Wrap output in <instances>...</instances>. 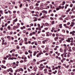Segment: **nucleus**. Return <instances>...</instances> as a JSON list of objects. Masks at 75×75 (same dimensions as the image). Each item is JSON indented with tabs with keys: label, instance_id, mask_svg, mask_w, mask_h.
<instances>
[{
	"label": "nucleus",
	"instance_id": "25",
	"mask_svg": "<svg viewBox=\"0 0 75 75\" xmlns=\"http://www.w3.org/2000/svg\"><path fill=\"white\" fill-rule=\"evenodd\" d=\"M42 61H45V59H43L41 61V62H42Z\"/></svg>",
	"mask_w": 75,
	"mask_h": 75
},
{
	"label": "nucleus",
	"instance_id": "52",
	"mask_svg": "<svg viewBox=\"0 0 75 75\" xmlns=\"http://www.w3.org/2000/svg\"><path fill=\"white\" fill-rule=\"evenodd\" d=\"M62 60H63V61H65V60H66V59L65 58H63L62 59Z\"/></svg>",
	"mask_w": 75,
	"mask_h": 75
},
{
	"label": "nucleus",
	"instance_id": "9",
	"mask_svg": "<svg viewBox=\"0 0 75 75\" xmlns=\"http://www.w3.org/2000/svg\"><path fill=\"white\" fill-rule=\"evenodd\" d=\"M16 26H14L13 27V30H16Z\"/></svg>",
	"mask_w": 75,
	"mask_h": 75
},
{
	"label": "nucleus",
	"instance_id": "44",
	"mask_svg": "<svg viewBox=\"0 0 75 75\" xmlns=\"http://www.w3.org/2000/svg\"><path fill=\"white\" fill-rule=\"evenodd\" d=\"M47 73H48V71H47L44 72L45 74H47Z\"/></svg>",
	"mask_w": 75,
	"mask_h": 75
},
{
	"label": "nucleus",
	"instance_id": "6",
	"mask_svg": "<svg viewBox=\"0 0 75 75\" xmlns=\"http://www.w3.org/2000/svg\"><path fill=\"white\" fill-rule=\"evenodd\" d=\"M20 71H21L22 72H23V70L22 69V68H21L19 69Z\"/></svg>",
	"mask_w": 75,
	"mask_h": 75
},
{
	"label": "nucleus",
	"instance_id": "11",
	"mask_svg": "<svg viewBox=\"0 0 75 75\" xmlns=\"http://www.w3.org/2000/svg\"><path fill=\"white\" fill-rule=\"evenodd\" d=\"M25 42H27V38H25Z\"/></svg>",
	"mask_w": 75,
	"mask_h": 75
},
{
	"label": "nucleus",
	"instance_id": "60",
	"mask_svg": "<svg viewBox=\"0 0 75 75\" xmlns=\"http://www.w3.org/2000/svg\"><path fill=\"white\" fill-rule=\"evenodd\" d=\"M9 74L10 75H13V74L10 72L9 73Z\"/></svg>",
	"mask_w": 75,
	"mask_h": 75
},
{
	"label": "nucleus",
	"instance_id": "35",
	"mask_svg": "<svg viewBox=\"0 0 75 75\" xmlns=\"http://www.w3.org/2000/svg\"><path fill=\"white\" fill-rule=\"evenodd\" d=\"M39 5V4H37V3H36V6H38Z\"/></svg>",
	"mask_w": 75,
	"mask_h": 75
},
{
	"label": "nucleus",
	"instance_id": "40",
	"mask_svg": "<svg viewBox=\"0 0 75 75\" xmlns=\"http://www.w3.org/2000/svg\"><path fill=\"white\" fill-rule=\"evenodd\" d=\"M52 35L53 37H55V35L54 34H52Z\"/></svg>",
	"mask_w": 75,
	"mask_h": 75
},
{
	"label": "nucleus",
	"instance_id": "56",
	"mask_svg": "<svg viewBox=\"0 0 75 75\" xmlns=\"http://www.w3.org/2000/svg\"><path fill=\"white\" fill-rule=\"evenodd\" d=\"M21 25H24V23H21Z\"/></svg>",
	"mask_w": 75,
	"mask_h": 75
},
{
	"label": "nucleus",
	"instance_id": "27",
	"mask_svg": "<svg viewBox=\"0 0 75 75\" xmlns=\"http://www.w3.org/2000/svg\"><path fill=\"white\" fill-rule=\"evenodd\" d=\"M0 13H1V14H2V13H3V11H2V10H0Z\"/></svg>",
	"mask_w": 75,
	"mask_h": 75
},
{
	"label": "nucleus",
	"instance_id": "34",
	"mask_svg": "<svg viewBox=\"0 0 75 75\" xmlns=\"http://www.w3.org/2000/svg\"><path fill=\"white\" fill-rule=\"evenodd\" d=\"M13 13L14 14H15V13H16V11H13Z\"/></svg>",
	"mask_w": 75,
	"mask_h": 75
},
{
	"label": "nucleus",
	"instance_id": "41",
	"mask_svg": "<svg viewBox=\"0 0 75 75\" xmlns=\"http://www.w3.org/2000/svg\"><path fill=\"white\" fill-rule=\"evenodd\" d=\"M73 38H70V40H73Z\"/></svg>",
	"mask_w": 75,
	"mask_h": 75
},
{
	"label": "nucleus",
	"instance_id": "19",
	"mask_svg": "<svg viewBox=\"0 0 75 75\" xmlns=\"http://www.w3.org/2000/svg\"><path fill=\"white\" fill-rule=\"evenodd\" d=\"M2 62H3V64H5V63L6 62V60L3 61Z\"/></svg>",
	"mask_w": 75,
	"mask_h": 75
},
{
	"label": "nucleus",
	"instance_id": "63",
	"mask_svg": "<svg viewBox=\"0 0 75 75\" xmlns=\"http://www.w3.org/2000/svg\"><path fill=\"white\" fill-rule=\"evenodd\" d=\"M10 69H8L7 70V72H10Z\"/></svg>",
	"mask_w": 75,
	"mask_h": 75
},
{
	"label": "nucleus",
	"instance_id": "20",
	"mask_svg": "<svg viewBox=\"0 0 75 75\" xmlns=\"http://www.w3.org/2000/svg\"><path fill=\"white\" fill-rule=\"evenodd\" d=\"M60 8H56V10L57 11H58V10H59Z\"/></svg>",
	"mask_w": 75,
	"mask_h": 75
},
{
	"label": "nucleus",
	"instance_id": "29",
	"mask_svg": "<svg viewBox=\"0 0 75 75\" xmlns=\"http://www.w3.org/2000/svg\"><path fill=\"white\" fill-rule=\"evenodd\" d=\"M28 54V52H25V54H26V55H27V54Z\"/></svg>",
	"mask_w": 75,
	"mask_h": 75
},
{
	"label": "nucleus",
	"instance_id": "32",
	"mask_svg": "<svg viewBox=\"0 0 75 75\" xmlns=\"http://www.w3.org/2000/svg\"><path fill=\"white\" fill-rule=\"evenodd\" d=\"M70 61V62L72 63H73V62H74V61H73V60H71Z\"/></svg>",
	"mask_w": 75,
	"mask_h": 75
},
{
	"label": "nucleus",
	"instance_id": "26",
	"mask_svg": "<svg viewBox=\"0 0 75 75\" xmlns=\"http://www.w3.org/2000/svg\"><path fill=\"white\" fill-rule=\"evenodd\" d=\"M10 18H8L7 19V20H11V19H10Z\"/></svg>",
	"mask_w": 75,
	"mask_h": 75
},
{
	"label": "nucleus",
	"instance_id": "55",
	"mask_svg": "<svg viewBox=\"0 0 75 75\" xmlns=\"http://www.w3.org/2000/svg\"><path fill=\"white\" fill-rule=\"evenodd\" d=\"M31 26H33L34 25V24H33V23H31L30 24Z\"/></svg>",
	"mask_w": 75,
	"mask_h": 75
},
{
	"label": "nucleus",
	"instance_id": "18",
	"mask_svg": "<svg viewBox=\"0 0 75 75\" xmlns=\"http://www.w3.org/2000/svg\"><path fill=\"white\" fill-rule=\"evenodd\" d=\"M28 52H29V53H30V54H32V52H31V51L30 50H29L28 51Z\"/></svg>",
	"mask_w": 75,
	"mask_h": 75
},
{
	"label": "nucleus",
	"instance_id": "57",
	"mask_svg": "<svg viewBox=\"0 0 75 75\" xmlns=\"http://www.w3.org/2000/svg\"><path fill=\"white\" fill-rule=\"evenodd\" d=\"M70 26L72 27H74V25L71 24L70 25Z\"/></svg>",
	"mask_w": 75,
	"mask_h": 75
},
{
	"label": "nucleus",
	"instance_id": "4",
	"mask_svg": "<svg viewBox=\"0 0 75 75\" xmlns=\"http://www.w3.org/2000/svg\"><path fill=\"white\" fill-rule=\"evenodd\" d=\"M58 37H56L55 38H54V40L55 41H57V40H58Z\"/></svg>",
	"mask_w": 75,
	"mask_h": 75
},
{
	"label": "nucleus",
	"instance_id": "8",
	"mask_svg": "<svg viewBox=\"0 0 75 75\" xmlns=\"http://www.w3.org/2000/svg\"><path fill=\"white\" fill-rule=\"evenodd\" d=\"M69 65L66 66H65V68H69Z\"/></svg>",
	"mask_w": 75,
	"mask_h": 75
},
{
	"label": "nucleus",
	"instance_id": "33",
	"mask_svg": "<svg viewBox=\"0 0 75 75\" xmlns=\"http://www.w3.org/2000/svg\"><path fill=\"white\" fill-rule=\"evenodd\" d=\"M42 43L43 44H45V40L43 41L42 42Z\"/></svg>",
	"mask_w": 75,
	"mask_h": 75
},
{
	"label": "nucleus",
	"instance_id": "45",
	"mask_svg": "<svg viewBox=\"0 0 75 75\" xmlns=\"http://www.w3.org/2000/svg\"><path fill=\"white\" fill-rule=\"evenodd\" d=\"M61 40L62 41H64V38H62L61 39Z\"/></svg>",
	"mask_w": 75,
	"mask_h": 75
},
{
	"label": "nucleus",
	"instance_id": "17",
	"mask_svg": "<svg viewBox=\"0 0 75 75\" xmlns=\"http://www.w3.org/2000/svg\"><path fill=\"white\" fill-rule=\"evenodd\" d=\"M54 23H55V21H52V25L54 24Z\"/></svg>",
	"mask_w": 75,
	"mask_h": 75
},
{
	"label": "nucleus",
	"instance_id": "15",
	"mask_svg": "<svg viewBox=\"0 0 75 75\" xmlns=\"http://www.w3.org/2000/svg\"><path fill=\"white\" fill-rule=\"evenodd\" d=\"M30 8L31 9H33V8H34V7H33V6H30Z\"/></svg>",
	"mask_w": 75,
	"mask_h": 75
},
{
	"label": "nucleus",
	"instance_id": "39",
	"mask_svg": "<svg viewBox=\"0 0 75 75\" xmlns=\"http://www.w3.org/2000/svg\"><path fill=\"white\" fill-rule=\"evenodd\" d=\"M70 44L71 45H74V43H71Z\"/></svg>",
	"mask_w": 75,
	"mask_h": 75
},
{
	"label": "nucleus",
	"instance_id": "42",
	"mask_svg": "<svg viewBox=\"0 0 75 75\" xmlns=\"http://www.w3.org/2000/svg\"><path fill=\"white\" fill-rule=\"evenodd\" d=\"M71 24L73 25H75V23L74 22H71Z\"/></svg>",
	"mask_w": 75,
	"mask_h": 75
},
{
	"label": "nucleus",
	"instance_id": "43",
	"mask_svg": "<svg viewBox=\"0 0 75 75\" xmlns=\"http://www.w3.org/2000/svg\"><path fill=\"white\" fill-rule=\"evenodd\" d=\"M62 31V32H63V33H65V30H63Z\"/></svg>",
	"mask_w": 75,
	"mask_h": 75
},
{
	"label": "nucleus",
	"instance_id": "2",
	"mask_svg": "<svg viewBox=\"0 0 75 75\" xmlns=\"http://www.w3.org/2000/svg\"><path fill=\"white\" fill-rule=\"evenodd\" d=\"M72 32L73 33L72 35H73V36H75V34H75V31L74 30H73Z\"/></svg>",
	"mask_w": 75,
	"mask_h": 75
},
{
	"label": "nucleus",
	"instance_id": "24",
	"mask_svg": "<svg viewBox=\"0 0 75 75\" xmlns=\"http://www.w3.org/2000/svg\"><path fill=\"white\" fill-rule=\"evenodd\" d=\"M58 68H59V69H61V66L59 65L58 66Z\"/></svg>",
	"mask_w": 75,
	"mask_h": 75
},
{
	"label": "nucleus",
	"instance_id": "62",
	"mask_svg": "<svg viewBox=\"0 0 75 75\" xmlns=\"http://www.w3.org/2000/svg\"><path fill=\"white\" fill-rule=\"evenodd\" d=\"M28 30H29V31L31 30V28H28Z\"/></svg>",
	"mask_w": 75,
	"mask_h": 75
},
{
	"label": "nucleus",
	"instance_id": "48",
	"mask_svg": "<svg viewBox=\"0 0 75 75\" xmlns=\"http://www.w3.org/2000/svg\"><path fill=\"white\" fill-rule=\"evenodd\" d=\"M10 21H8L7 22L8 23V24H10Z\"/></svg>",
	"mask_w": 75,
	"mask_h": 75
},
{
	"label": "nucleus",
	"instance_id": "46",
	"mask_svg": "<svg viewBox=\"0 0 75 75\" xmlns=\"http://www.w3.org/2000/svg\"><path fill=\"white\" fill-rule=\"evenodd\" d=\"M49 72H52V71L51 70H49Z\"/></svg>",
	"mask_w": 75,
	"mask_h": 75
},
{
	"label": "nucleus",
	"instance_id": "13",
	"mask_svg": "<svg viewBox=\"0 0 75 75\" xmlns=\"http://www.w3.org/2000/svg\"><path fill=\"white\" fill-rule=\"evenodd\" d=\"M66 16L65 15H62L61 16V17H62V18H64V17H66Z\"/></svg>",
	"mask_w": 75,
	"mask_h": 75
},
{
	"label": "nucleus",
	"instance_id": "61",
	"mask_svg": "<svg viewBox=\"0 0 75 75\" xmlns=\"http://www.w3.org/2000/svg\"><path fill=\"white\" fill-rule=\"evenodd\" d=\"M67 25H69L70 24V23L68 22L67 23Z\"/></svg>",
	"mask_w": 75,
	"mask_h": 75
},
{
	"label": "nucleus",
	"instance_id": "58",
	"mask_svg": "<svg viewBox=\"0 0 75 75\" xmlns=\"http://www.w3.org/2000/svg\"><path fill=\"white\" fill-rule=\"evenodd\" d=\"M59 42H60V43H61V42H62V40H59Z\"/></svg>",
	"mask_w": 75,
	"mask_h": 75
},
{
	"label": "nucleus",
	"instance_id": "10",
	"mask_svg": "<svg viewBox=\"0 0 75 75\" xmlns=\"http://www.w3.org/2000/svg\"><path fill=\"white\" fill-rule=\"evenodd\" d=\"M45 25L47 26H49V24L48 23H46L45 24Z\"/></svg>",
	"mask_w": 75,
	"mask_h": 75
},
{
	"label": "nucleus",
	"instance_id": "30",
	"mask_svg": "<svg viewBox=\"0 0 75 75\" xmlns=\"http://www.w3.org/2000/svg\"><path fill=\"white\" fill-rule=\"evenodd\" d=\"M72 50H75V47H73L72 48Z\"/></svg>",
	"mask_w": 75,
	"mask_h": 75
},
{
	"label": "nucleus",
	"instance_id": "50",
	"mask_svg": "<svg viewBox=\"0 0 75 75\" xmlns=\"http://www.w3.org/2000/svg\"><path fill=\"white\" fill-rule=\"evenodd\" d=\"M45 14H47V11H45Z\"/></svg>",
	"mask_w": 75,
	"mask_h": 75
},
{
	"label": "nucleus",
	"instance_id": "7",
	"mask_svg": "<svg viewBox=\"0 0 75 75\" xmlns=\"http://www.w3.org/2000/svg\"><path fill=\"white\" fill-rule=\"evenodd\" d=\"M8 30H10L11 29V28H10V26H9L8 27Z\"/></svg>",
	"mask_w": 75,
	"mask_h": 75
},
{
	"label": "nucleus",
	"instance_id": "21",
	"mask_svg": "<svg viewBox=\"0 0 75 75\" xmlns=\"http://www.w3.org/2000/svg\"><path fill=\"white\" fill-rule=\"evenodd\" d=\"M59 19L60 20H62H62H63V19H62V18L61 17L59 18Z\"/></svg>",
	"mask_w": 75,
	"mask_h": 75
},
{
	"label": "nucleus",
	"instance_id": "22",
	"mask_svg": "<svg viewBox=\"0 0 75 75\" xmlns=\"http://www.w3.org/2000/svg\"><path fill=\"white\" fill-rule=\"evenodd\" d=\"M73 6V4H71L70 6V7H72Z\"/></svg>",
	"mask_w": 75,
	"mask_h": 75
},
{
	"label": "nucleus",
	"instance_id": "3",
	"mask_svg": "<svg viewBox=\"0 0 75 75\" xmlns=\"http://www.w3.org/2000/svg\"><path fill=\"white\" fill-rule=\"evenodd\" d=\"M14 22H17V18H16L15 19L13 20Z\"/></svg>",
	"mask_w": 75,
	"mask_h": 75
},
{
	"label": "nucleus",
	"instance_id": "51",
	"mask_svg": "<svg viewBox=\"0 0 75 75\" xmlns=\"http://www.w3.org/2000/svg\"><path fill=\"white\" fill-rule=\"evenodd\" d=\"M30 36H31L32 35H33V33H30Z\"/></svg>",
	"mask_w": 75,
	"mask_h": 75
},
{
	"label": "nucleus",
	"instance_id": "54",
	"mask_svg": "<svg viewBox=\"0 0 75 75\" xmlns=\"http://www.w3.org/2000/svg\"><path fill=\"white\" fill-rule=\"evenodd\" d=\"M22 6H23V5L21 4L20 6V7H22Z\"/></svg>",
	"mask_w": 75,
	"mask_h": 75
},
{
	"label": "nucleus",
	"instance_id": "31",
	"mask_svg": "<svg viewBox=\"0 0 75 75\" xmlns=\"http://www.w3.org/2000/svg\"><path fill=\"white\" fill-rule=\"evenodd\" d=\"M20 62L21 63H23V60L20 61Z\"/></svg>",
	"mask_w": 75,
	"mask_h": 75
},
{
	"label": "nucleus",
	"instance_id": "47",
	"mask_svg": "<svg viewBox=\"0 0 75 75\" xmlns=\"http://www.w3.org/2000/svg\"><path fill=\"white\" fill-rule=\"evenodd\" d=\"M63 46H64V47H67V45L65 44H64L63 45Z\"/></svg>",
	"mask_w": 75,
	"mask_h": 75
},
{
	"label": "nucleus",
	"instance_id": "64",
	"mask_svg": "<svg viewBox=\"0 0 75 75\" xmlns=\"http://www.w3.org/2000/svg\"><path fill=\"white\" fill-rule=\"evenodd\" d=\"M72 34H73V32H70V34H72Z\"/></svg>",
	"mask_w": 75,
	"mask_h": 75
},
{
	"label": "nucleus",
	"instance_id": "14",
	"mask_svg": "<svg viewBox=\"0 0 75 75\" xmlns=\"http://www.w3.org/2000/svg\"><path fill=\"white\" fill-rule=\"evenodd\" d=\"M9 59H12V60H13V58H11V57H9L8 58Z\"/></svg>",
	"mask_w": 75,
	"mask_h": 75
},
{
	"label": "nucleus",
	"instance_id": "59",
	"mask_svg": "<svg viewBox=\"0 0 75 75\" xmlns=\"http://www.w3.org/2000/svg\"><path fill=\"white\" fill-rule=\"evenodd\" d=\"M35 45H38V44L36 42H35Z\"/></svg>",
	"mask_w": 75,
	"mask_h": 75
},
{
	"label": "nucleus",
	"instance_id": "49",
	"mask_svg": "<svg viewBox=\"0 0 75 75\" xmlns=\"http://www.w3.org/2000/svg\"><path fill=\"white\" fill-rule=\"evenodd\" d=\"M13 4V5L16 4V3L14 2H13V3H12Z\"/></svg>",
	"mask_w": 75,
	"mask_h": 75
},
{
	"label": "nucleus",
	"instance_id": "37",
	"mask_svg": "<svg viewBox=\"0 0 75 75\" xmlns=\"http://www.w3.org/2000/svg\"><path fill=\"white\" fill-rule=\"evenodd\" d=\"M35 13V11H33L32 12V14H34Z\"/></svg>",
	"mask_w": 75,
	"mask_h": 75
},
{
	"label": "nucleus",
	"instance_id": "12",
	"mask_svg": "<svg viewBox=\"0 0 75 75\" xmlns=\"http://www.w3.org/2000/svg\"><path fill=\"white\" fill-rule=\"evenodd\" d=\"M9 69H10V72H13V70H11L12 69H11V68Z\"/></svg>",
	"mask_w": 75,
	"mask_h": 75
},
{
	"label": "nucleus",
	"instance_id": "5",
	"mask_svg": "<svg viewBox=\"0 0 75 75\" xmlns=\"http://www.w3.org/2000/svg\"><path fill=\"white\" fill-rule=\"evenodd\" d=\"M59 27L60 28H62V24H60L59 25Z\"/></svg>",
	"mask_w": 75,
	"mask_h": 75
},
{
	"label": "nucleus",
	"instance_id": "1",
	"mask_svg": "<svg viewBox=\"0 0 75 75\" xmlns=\"http://www.w3.org/2000/svg\"><path fill=\"white\" fill-rule=\"evenodd\" d=\"M67 42H71V40L70 39V38H68V40H66Z\"/></svg>",
	"mask_w": 75,
	"mask_h": 75
},
{
	"label": "nucleus",
	"instance_id": "36",
	"mask_svg": "<svg viewBox=\"0 0 75 75\" xmlns=\"http://www.w3.org/2000/svg\"><path fill=\"white\" fill-rule=\"evenodd\" d=\"M8 12H9V14H11V11H8Z\"/></svg>",
	"mask_w": 75,
	"mask_h": 75
},
{
	"label": "nucleus",
	"instance_id": "23",
	"mask_svg": "<svg viewBox=\"0 0 75 75\" xmlns=\"http://www.w3.org/2000/svg\"><path fill=\"white\" fill-rule=\"evenodd\" d=\"M0 30H1V31H3V28L1 27L0 28Z\"/></svg>",
	"mask_w": 75,
	"mask_h": 75
},
{
	"label": "nucleus",
	"instance_id": "16",
	"mask_svg": "<svg viewBox=\"0 0 75 75\" xmlns=\"http://www.w3.org/2000/svg\"><path fill=\"white\" fill-rule=\"evenodd\" d=\"M60 52H62L63 51V50H62V49H60Z\"/></svg>",
	"mask_w": 75,
	"mask_h": 75
},
{
	"label": "nucleus",
	"instance_id": "53",
	"mask_svg": "<svg viewBox=\"0 0 75 75\" xmlns=\"http://www.w3.org/2000/svg\"><path fill=\"white\" fill-rule=\"evenodd\" d=\"M17 49H19L20 48V47L19 46H17L16 47Z\"/></svg>",
	"mask_w": 75,
	"mask_h": 75
},
{
	"label": "nucleus",
	"instance_id": "28",
	"mask_svg": "<svg viewBox=\"0 0 75 75\" xmlns=\"http://www.w3.org/2000/svg\"><path fill=\"white\" fill-rule=\"evenodd\" d=\"M47 71V69H44V72L46 71Z\"/></svg>",
	"mask_w": 75,
	"mask_h": 75
},
{
	"label": "nucleus",
	"instance_id": "38",
	"mask_svg": "<svg viewBox=\"0 0 75 75\" xmlns=\"http://www.w3.org/2000/svg\"><path fill=\"white\" fill-rule=\"evenodd\" d=\"M4 66L3 65H2L1 66V68H4Z\"/></svg>",
	"mask_w": 75,
	"mask_h": 75
}]
</instances>
